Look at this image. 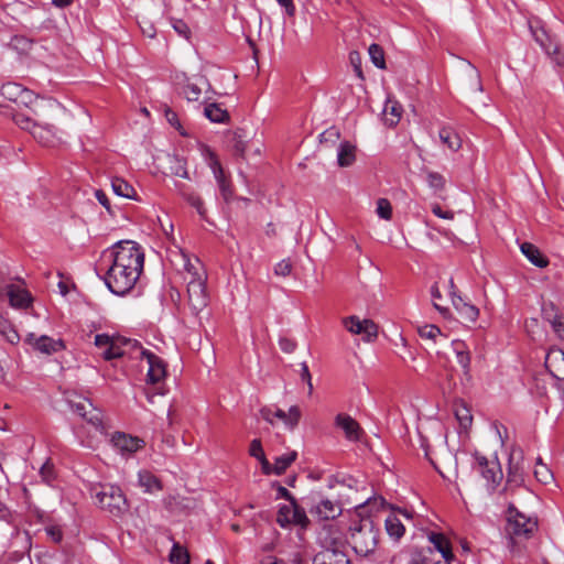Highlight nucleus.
Listing matches in <instances>:
<instances>
[{"label":"nucleus","instance_id":"obj_1","mask_svg":"<svg viewBox=\"0 0 564 564\" xmlns=\"http://www.w3.org/2000/svg\"><path fill=\"white\" fill-rule=\"evenodd\" d=\"M104 257L110 262L104 276L107 288L116 295L128 294L143 271V249L134 241L121 240L108 249Z\"/></svg>","mask_w":564,"mask_h":564},{"label":"nucleus","instance_id":"obj_2","mask_svg":"<svg viewBox=\"0 0 564 564\" xmlns=\"http://www.w3.org/2000/svg\"><path fill=\"white\" fill-rule=\"evenodd\" d=\"M61 105L54 99L35 97L24 108L12 113L13 122L29 132L33 139L44 147H55L61 141V130L55 120Z\"/></svg>","mask_w":564,"mask_h":564},{"label":"nucleus","instance_id":"obj_3","mask_svg":"<svg viewBox=\"0 0 564 564\" xmlns=\"http://www.w3.org/2000/svg\"><path fill=\"white\" fill-rule=\"evenodd\" d=\"M379 534V527L371 518L367 517L350 525L348 540L358 555L368 556L377 549Z\"/></svg>","mask_w":564,"mask_h":564},{"label":"nucleus","instance_id":"obj_4","mask_svg":"<svg viewBox=\"0 0 564 564\" xmlns=\"http://www.w3.org/2000/svg\"><path fill=\"white\" fill-rule=\"evenodd\" d=\"M93 490L99 507L107 510L112 516H120L127 510V499L120 487L115 485H99Z\"/></svg>","mask_w":564,"mask_h":564},{"label":"nucleus","instance_id":"obj_5","mask_svg":"<svg viewBox=\"0 0 564 564\" xmlns=\"http://www.w3.org/2000/svg\"><path fill=\"white\" fill-rule=\"evenodd\" d=\"M471 467L474 471L486 480V487L490 494L497 489L503 478L502 469L497 457L489 459L480 453H475Z\"/></svg>","mask_w":564,"mask_h":564},{"label":"nucleus","instance_id":"obj_6","mask_svg":"<svg viewBox=\"0 0 564 564\" xmlns=\"http://www.w3.org/2000/svg\"><path fill=\"white\" fill-rule=\"evenodd\" d=\"M260 415L271 425H274L275 420H279L289 431H293L299 425L302 412L297 405H292L288 412L275 405H270L261 408Z\"/></svg>","mask_w":564,"mask_h":564},{"label":"nucleus","instance_id":"obj_7","mask_svg":"<svg viewBox=\"0 0 564 564\" xmlns=\"http://www.w3.org/2000/svg\"><path fill=\"white\" fill-rule=\"evenodd\" d=\"M276 522L281 528H288L294 524L306 529L310 520L305 510L296 503L295 499H292L290 505H283L279 508Z\"/></svg>","mask_w":564,"mask_h":564},{"label":"nucleus","instance_id":"obj_8","mask_svg":"<svg viewBox=\"0 0 564 564\" xmlns=\"http://www.w3.org/2000/svg\"><path fill=\"white\" fill-rule=\"evenodd\" d=\"M70 406L73 411L90 424L96 432L100 434L106 433L102 413L100 410L96 409L89 400L83 399L78 402H70Z\"/></svg>","mask_w":564,"mask_h":564},{"label":"nucleus","instance_id":"obj_9","mask_svg":"<svg viewBox=\"0 0 564 564\" xmlns=\"http://www.w3.org/2000/svg\"><path fill=\"white\" fill-rule=\"evenodd\" d=\"M344 327L354 335H361L366 341H372L378 336V326L371 319H360L356 315L343 318Z\"/></svg>","mask_w":564,"mask_h":564},{"label":"nucleus","instance_id":"obj_10","mask_svg":"<svg viewBox=\"0 0 564 564\" xmlns=\"http://www.w3.org/2000/svg\"><path fill=\"white\" fill-rule=\"evenodd\" d=\"M205 156L208 166L213 171L214 177L218 184L221 196L225 200H229L232 196V187L230 180L226 176L225 171L217 158V155L209 149L205 148Z\"/></svg>","mask_w":564,"mask_h":564},{"label":"nucleus","instance_id":"obj_11","mask_svg":"<svg viewBox=\"0 0 564 564\" xmlns=\"http://www.w3.org/2000/svg\"><path fill=\"white\" fill-rule=\"evenodd\" d=\"M523 453L520 448H512L509 455L508 474L505 490L518 488L524 482Z\"/></svg>","mask_w":564,"mask_h":564},{"label":"nucleus","instance_id":"obj_12","mask_svg":"<svg viewBox=\"0 0 564 564\" xmlns=\"http://www.w3.org/2000/svg\"><path fill=\"white\" fill-rule=\"evenodd\" d=\"M25 343L30 345L34 351L47 356L62 351L66 348L64 341L59 338L54 339L46 335L36 336L33 333L26 335Z\"/></svg>","mask_w":564,"mask_h":564},{"label":"nucleus","instance_id":"obj_13","mask_svg":"<svg viewBox=\"0 0 564 564\" xmlns=\"http://www.w3.org/2000/svg\"><path fill=\"white\" fill-rule=\"evenodd\" d=\"M142 359H145L149 366L147 373V382L156 384L161 382L166 376V364L164 360L154 352L140 348Z\"/></svg>","mask_w":564,"mask_h":564},{"label":"nucleus","instance_id":"obj_14","mask_svg":"<svg viewBox=\"0 0 564 564\" xmlns=\"http://www.w3.org/2000/svg\"><path fill=\"white\" fill-rule=\"evenodd\" d=\"M188 304L194 313H199L208 305L206 281L189 282L187 284Z\"/></svg>","mask_w":564,"mask_h":564},{"label":"nucleus","instance_id":"obj_15","mask_svg":"<svg viewBox=\"0 0 564 564\" xmlns=\"http://www.w3.org/2000/svg\"><path fill=\"white\" fill-rule=\"evenodd\" d=\"M183 269L185 272L184 280L189 282L206 281V271L198 258H191L189 254L182 252Z\"/></svg>","mask_w":564,"mask_h":564},{"label":"nucleus","instance_id":"obj_16","mask_svg":"<svg viewBox=\"0 0 564 564\" xmlns=\"http://www.w3.org/2000/svg\"><path fill=\"white\" fill-rule=\"evenodd\" d=\"M335 425L343 430L345 437L351 442H358L362 434L359 423L349 414L339 413L335 417Z\"/></svg>","mask_w":564,"mask_h":564},{"label":"nucleus","instance_id":"obj_17","mask_svg":"<svg viewBox=\"0 0 564 564\" xmlns=\"http://www.w3.org/2000/svg\"><path fill=\"white\" fill-rule=\"evenodd\" d=\"M400 514L406 519L411 518L410 512L406 510L398 509L391 512L384 520V527L388 535L397 541L400 540L405 532V528L400 519Z\"/></svg>","mask_w":564,"mask_h":564},{"label":"nucleus","instance_id":"obj_18","mask_svg":"<svg viewBox=\"0 0 564 564\" xmlns=\"http://www.w3.org/2000/svg\"><path fill=\"white\" fill-rule=\"evenodd\" d=\"M545 367L552 377L564 380V351L557 347H551L545 356Z\"/></svg>","mask_w":564,"mask_h":564},{"label":"nucleus","instance_id":"obj_19","mask_svg":"<svg viewBox=\"0 0 564 564\" xmlns=\"http://www.w3.org/2000/svg\"><path fill=\"white\" fill-rule=\"evenodd\" d=\"M542 316L551 325L555 335L564 340V314L560 313L553 303H547L542 307Z\"/></svg>","mask_w":564,"mask_h":564},{"label":"nucleus","instance_id":"obj_20","mask_svg":"<svg viewBox=\"0 0 564 564\" xmlns=\"http://www.w3.org/2000/svg\"><path fill=\"white\" fill-rule=\"evenodd\" d=\"M111 442L113 446L122 454H132L143 447L144 442L131 435L117 432L112 435Z\"/></svg>","mask_w":564,"mask_h":564},{"label":"nucleus","instance_id":"obj_21","mask_svg":"<svg viewBox=\"0 0 564 564\" xmlns=\"http://www.w3.org/2000/svg\"><path fill=\"white\" fill-rule=\"evenodd\" d=\"M452 303L460 318L468 323H475L479 316V310L471 303L465 301L460 295L452 292Z\"/></svg>","mask_w":564,"mask_h":564},{"label":"nucleus","instance_id":"obj_22","mask_svg":"<svg viewBox=\"0 0 564 564\" xmlns=\"http://www.w3.org/2000/svg\"><path fill=\"white\" fill-rule=\"evenodd\" d=\"M536 528V522L523 514L517 513L509 519L510 533L518 536H529Z\"/></svg>","mask_w":564,"mask_h":564},{"label":"nucleus","instance_id":"obj_23","mask_svg":"<svg viewBox=\"0 0 564 564\" xmlns=\"http://www.w3.org/2000/svg\"><path fill=\"white\" fill-rule=\"evenodd\" d=\"M314 564H351L348 556L337 547H326L318 552L313 561Z\"/></svg>","mask_w":564,"mask_h":564},{"label":"nucleus","instance_id":"obj_24","mask_svg":"<svg viewBox=\"0 0 564 564\" xmlns=\"http://www.w3.org/2000/svg\"><path fill=\"white\" fill-rule=\"evenodd\" d=\"M311 513L317 516L321 520H330L341 514V507L338 502L322 499L311 510Z\"/></svg>","mask_w":564,"mask_h":564},{"label":"nucleus","instance_id":"obj_25","mask_svg":"<svg viewBox=\"0 0 564 564\" xmlns=\"http://www.w3.org/2000/svg\"><path fill=\"white\" fill-rule=\"evenodd\" d=\"M137 343H132L131 339L121 337V336H115L111 344L109 345V348L104 350L101 352V356L106 360H112L122 357L126 354L124 347L126 346H134Z\"/></svg>","mask_w":564,"mask_h":564},{"label":"nucleus","instance_id":"obj_26","mask_svg":"<svg viewBox=\"0 0 564 564\" xmlns=\"http://www.w3.org/2000/svg\"><path fill=\"white\" fill-rule=\"evenodd\" d=\"M8 296L11 306L17 308H28L32 303L30 292L17 285L9 286Z\"/></svg>","mask_w":564,"mask_h":564},{"label":"nucleus","instance_id":"obj_27","mask_svg":"<svg viewBox=\"0 0 564 564\" xmlns=\"http://www.w3.org/2000/svg\"><path fill=\"white\" fill-rule=\"evenodd\" d=\"M535 40L544 52L552 57L556 65H562L563 58L560 54L558 44L555 41H553L544 31H542L541 34H535Z\"/></svg>","mask_w":564,"mask_h":564},{"label":"nucleus","instance_id":"obj_28","mask_svg":"<svg viewBox=\"0 0 564 564\" xmlns=\"http://www.w3.org/2000/svg\"><path fill=\"white\" fill-rule=\"evenodd\" d=\"M139 486L144 492L154 494L163 489L162 481L151 471L143 469L138 473Z\"/></svg>","mask_w":564,"mask_h":564},{"label":"nucleus","instance_id":"obj_29","mask_svg":"<svg viewBox=\"0 0 564 564\" xmlns=\"http://www.w3.org/2000/svg\"><path fill=\"white\" fill-rule=\"evenodd\" d=\"M425 182L427 183L429 187L432 189L434 196H436L441 199L446 198L444 195L445 187H446V180L441 173L426 170L425 171Z\"/></svg>","mask_w":564,"mask_h":564},{"label":"nucleus","instance_id":"obj_30","mask_svg":"<svg viewBox=\"0 0 564 564\" xmlns=\"http://www.w3.org/2000/svg\"><path fill=\"white\" fill-rule=\"evenodd\" d=\"M402 116V106L398 101L388 100L382 112V120L387 127H394Z\"/></svg>","mask_w":564,"mask_h":564},{"label":"nucleus","instance_id":"obj_31","mask_svg":"<svg viewBox=\"0 0 564 564\" xmlns=\"http://www.w3.org/2000/svg\"><path fill=\"white\" fill-rule=\"evenodd\" d=\"M520 249L527 259L535 267L545 268L549 264L547 258L533 243L523 242Z\"/></svg>","mask_w":564,"mask_h":564},{"label":"nucleus","instance_id":"obj_32","mask_svg":"<svg viewBox=\"0 0 564 564\" xmlns=\"http://www.w3.org/2000/svg\"><path fill=\"white\" fill-rule=\"evenodd\" d=\"M31 9L32 0H19L7 3V8H4L3 11L13 20L19 21L21 18L25 17Z\"/></svg>","mask_w":564,"mask_h":564},{"label":"nucleus","instance_id":"obj_33","mask_svg":"<svg viewBox=\"0 0 564 564\" xmlns=\"http://www.w3.org/2000/svg\"><path fill=\"white\" fill-rule=\"evenodd\" d=\"M250 456L254 457L261 464V469L264 475H271V464L265 457L262 443L259 438L251 441L249 446Z\"/></svg>","mask_w":564,"mask_h":564},{"label":"nucleus","instance_id":"obj_34","mask_svg":"<svg viewBox=\"0 0 564 564\" xmlns=\"http://www.w3.org/2000/svg\"><path fill=\"white\" fill-rule=\"evenodd\" d=\"M111 187L116 195L129 199H138L137 192L133 186L122 177H112Z\"/></svg>","mask_w":564,"mask_h":564},{"label":"nucleus","instance_id":"obj_35","mask_svg":"<svg viewBox=\"0 0 564 564\" xmlns=\"http://www.w3.org/2000/svg\"><path fill=\"white\" fill-rule=\"evenodd\" d=\"M430 541L434 545V547L442 554L445 562H449L454 557L451 543L444 534L432 533L430 535Z\"/></svg>","mask_w":564,"mask_h":564},{"label":"nucleus","instance_id":"obj_36","mask_svg":"<svg viewBox=\"0 0 564 564\" xmlns=\"http://www.w3.org/2000/svg\"><path fill=\"white\" fill-rule=\"evenodd\" d=\"M440 140L452 151H458L462 147V139L451 127H443L440 130Z\"/></svg>","mask_w":564,"mask_h":564},{"label":"nucleus","instance_id":"obj_37","mask_svg":"<svg viewBox=\"0 0 564 564\" xmlns=\"http://www.w3.org/2000/svg\"><path fill=\"white\" fill-rule=\"evenodd\" d=\"M297 458V453L291 451L274 459V464L271 465V474L282 475Z\"/></svg>","mask_w":564,"mask_h":564},{"label":"nucleus","instance_id":"obj_38","mask_svg":"<svg viewBox=\"0 0 564 564\" xmlns=\"http://www.w3.org/2000/svg\"><path fill=\"white\" fill-rule=\"evenodd\" d=\"M356 148L349 142H344L339 145L337 153L338 164L343 167L350 166L356 159Z\"/></svg>","mask_w":564,"mask_h":564},{"label":"nucleus","instance_id":"obj_39","mask_svg":"<svg viewBox=\"0 0 564 564\" xmlns=\"http://www.w3.org/2000/svg\"><path fill=\"white\" fill-rule=\"evenodd\" d=\"M8 46L19 55H28L33 48V41L23 35H14Z\"/></svg>","mask_w":564,"mask_h":564},{"label":"nucleus","instance_id":"obj_40","mask_svg":"<svg viewBox=\"0 0 564 564\" xmlns=\"http://www.w3.org/2000/svg\"><path fill=\"white\" fill-rule=\"evenodd\" d=\"M205 116L216 123H225L229 120V113L223 109L218 104H209L204 108Z\"/></svg>","mask_w":564,"mask_h":564},{"label":"nucleus","instance_id":"obj_41","mask_svg":"<svg viewBox=\"0 0 564 564\" xmlns=\"http://www.w3.org/2000/svg\"><path fill=\"white\" fill-rule=\"evenodd\" d=\"M180 192H181L182 196L186 199V202L197 210L199 216L202 218H205L206 217V208L204 206V202L200 198V196L192 191H187L185 188V186L180 188Z\"/></svg>","mask_w":564,"mask_h":564},{"label":"nucleus","instance_id":"obj_42","mask_svg":"<svg viewBox=\"0 0 564 564\" xmlns=\"http://www.w3.org/2000/svg\"><path fill=\"white\" fill-rule=\"evenodd\" d=\"M454 350L456 352L457 362L463 368L465 375H468L470 371V355L468 350L465 349L464 343H454Z\"/></svg>","mask_w":564,"mask_h":564},{"label":"nucleus","instance_id":"obj_43","mask_svg":"<svg viewBox=\"0 0 564 564\" xmlns=\"http://www.w3.org/2000/svg\"><path fill=\"white\" fill-rule=\"evenodd\" d=\"M172 564H189V554L186 549L175 543L170 553Z\"/></svg>","mask_w":564,"mask_h":564},{"label":"nucleus","instance_id":"obj_44","mask_svg":"<svg viewBox=\"0 0 564 564\" xmlns=\"http://www.w3.org/2000/svg\"><path fill=\"white\" fill-rule=\"evenodd\" d=\"M368 53L375 66H377L380 69H384L387 67L384 52L380 45L376 43L371 44L368 48Z\"/></svg>","mask_w":564,"mask_h":564},{"label":"nucleus","instance_id":"obj_45","mask_svg":"<svg viewBox=\"0 0 564 564\" xmlns=\"http://www.w3.org/2000/svg\"><path fill=\"white\" fill-rule=\"evenodd\" d=\"M181 94L188 100V101H197L200 97L202 90L200 88L191 82H187L181 90Z\"/></svg>","mask_w":564,"mask_h":564},{"label":"nucleus","instance_id":"obj_46","mask_svg":"<svg viewBox=\"0 0 564 564\" xmlns=\"http://www.w3.org/2000/svg\"><path fill=\"white\" fill-rule=\"evenodd\" d=\"M40 476H41L42 480L47 485H51L53 482V480L56 478L54 464L50 459H47L42 465V467L40 469Z\"/></svg>","mask_w":564,"mask_h":564},{"label":"nucleus","instance_id":"obj_47","mask_svg":"<svg viewBox=\"0 0 564 564\" xmlns=\"http://www.w3.org/2000/svg\"><path fill=\"white\" fill-rule=\"evenodd\" d=\"M534 476L542 484H549L553 479L551 470L546 465L542 464L540 459L534 469Z\"/></svg>","mask_w":564,"mask_h":564},{"label":"nucleus","instance_id":"obj_48","mask_svg":"<svg viewBox=\"0 0 564 564\" xmlns=\"http://www.w3.org/2000/svg\"><path fill=\"white\" fill-rule=\"evenodd\" d=\"M377 214L384 220H390L392 217V206L387 198H379L377 202Z\"/></svg>","mask_w":564,"mask_h":564},{"label":"nucleus","instance_id":"obj_49","mask_svg":"<svg viewBox=\"0 0 564 564\" xmlns=\"http://www.w3.org/2000/svg\"><path fill=\"white\" fill-rule=\"evenodd\" d=\"M455 415L464 429H467L473 422V416L469 410L465 406L457 409L455 411Z\"/></svg>","mask_w":564,"mask_h":564},{"label":"nucleus","instance_id":"obj_50","mask_svg":"<svg viewBox=\"0 0 564 564\" xmlns=\"http://www.w3.org/2000/svg\"><path fill=\"white\" fill-rule=\"evenodd\" d=\"M231 142L235 153L242 156L246 152L247 143L238 131L234 133Z\"/></svg>","mask_w":564,"mask_h":564},{"label":"nucleus","instance_id":"obj_51","mask_svg":"<svg viewBox=\"0 0 564 564\" xmlns=\"http://www.w3.org/2000/svg\"><path fill=\"white\" fill-rule=\"evenodd\" d=\"M172 26L178 35L183 36L186 40L189 39L191 30L183 20L172 19Z\"/></svg>","mask_w":564,"mask_h":564},{"label":"nucleus","instance_id":"obj_52","mask_svg":"<svg viewBox=\"0 0 564 564\" xmlns=\"http://www.w3.org/2000/svg\"><path fill=\"white\" fill-rule=\"evenodd\" d=\"M292 271V263L290 260L283 259L274 267V273L278 276H288Z\"/></svg>","mask_w":564,"mask_h":564},{"label":"nucleus","instance_id":"obj_53","mask_svg":"<svg viewBox=\"0 0 564 564\" xmlns=\"http://www.w3.org/2000/svg\"><path fill=\"white\" fill-rule=\"evenodd\" d=\"M349 61L354 67L356 75L364 79L362 69H361V56L358 52L354 51L349 54Z\"/></svg>","mask_w":564,"mask_h":564},{"label":"nucleus","instance_id":"obj_54","mask_svg":"<svg viewBox=\"0 0 564 564\" xmlns=\"http://www.w3.org/2000/svg\"><path fill=\"white\" fill-rule=\"evenodd\" d=\"M113 338H115V335L110 336L108 334H97L95 336V345H96V347H98L99 349H102V351H104L109 348V345L111 344Z\"/></svg>","mask_w":564,"mask_h":564},{"label":"nucleus","instance_id":"obj_55","mask_svg":"<svg viewBox=\"0 0 564 564\" xmlns=\"http://www.w3.org/2000/svg\"><path fill=\"white\" fill-rule=\"evenodd\" d=\"M420 335L430 339H435L441 335V329L435 325H425L420 329Z\"/></svg>","mask_w":564,"mask_h":564},{"label":"nucleus","instance_id":"obj_56","mask_svg":"<svg viewBox=\"0 0 564 564\" xmlns=\"http://www.w3.org/2000/svg\"><path fill=\"white\" fill-rule=\"evenodd\" d=\"M431 210L436 217L448 220H452L454 218V213L452 210H443L440 204H433Z\"/></svg>","mask_w":564,"mask_h":564},{"label":"nucleus","instance_id":"obj_57","mask_svg":"<svg viewBox=\"0 0 564 564\" xmlns=\"http://www.w3.org/2000/svg\"><path fill=\"white\" fill-rule=\"evenodd\" d=\"M0 333L6 335L10 341L18 337V334L11 329L10 324L4 319H0Z\"/></svg>","mask_w":564,"mask_h":564},{"label":"nucleus","instance_id":"obj_58","mask_svg":"<svg viewBox=\"0 0 564 564\" xmlns=\"http://www.w3.org/2000/svg\"><path fill=\"white\" fill-rule=\"evenodd\" d=\"M301 378L303 381H305L308 386V393L311 394L313 391V383H312V377L308 370V366L306 362L301 364Z\"/></svg>","mask_w":564,"mask_h":564},{"label":"nucleus","instance_id":"obj_59","mask_svg":"<svg viewBox=\"0 0 564 564\" xmlns=\"http://www.w3.org/2000/svg\"><path fill=\"white\" fill-rule=\"evenodd\" d=\"M95 197L107 209L109 214H112L109 198L104 191L97 189L95 192Z\"/></svg>","mask_w":564,"mask_h":564},{"label":"nucleus","instance_id":"obj_60","mask_svg":"<svg viewBox=\"0 0 564 564\" xmlns=\"http://www.w3.org/2000/svg\"><path fill=\"white\" fill-rule=\"evenodd\" d=\"M279 346L280 348L284 351V352H292L294 351L295 347H296V344L294 340L290 339V338H286V337H283V338H280L279 340Z\"/></svg>","mask_w":564,"mask_h":564},{"label":"nucleus","instance_id":"obj_61","mask_svg":"<svg viewBox=\"0 0 564 564\" xmlns=\"http://www.w3.org/2000/svg\"><path fill=\"white\" fill-rule=\"evenodd\" d=\"M164 112H165V118H166L167 122L171 126H173L176 129H178L181 127V123L178 121L177 113L174 110H172L171 108H169V107L165 108Z\"/></svg>","mask_w":564,"mask_h":564},{"label":"nucleus","instance_id":"obj_62","mask_svg":"<svg viewBox=\"0 0 564 564\" xmlns=\"http://www.w3.org/2000/svg\"><path fill=\"white\" fill-rule=\"evenodd\" d=\"M46 533L56 543L61 542L63 539V533H62V530L59 527H56V525L48 527V528H46Z\"/></svg>","mask_w":564,"mask_h":564},{"label":"nucleus","instance_id":"obj_63","mask_svg":"<svg viewBox=\"0 0 564 564\" xmlns=\"http://www.w3.org/2000/svg\"><path fill=\"white\" fill-rule=\"evenodd\" d=\"M281 7L285 9V13L289 17H293L295 14V6L293 0H275Z\"/></svg>","mask_w":564,"mask_h":564},{"label":"nucleus","instance_id":"obj_64","mask_svg":"<svg viewBox=\"0 0 564 564\" xmlns=\"http://www.w3.org/2000/svg\"><path fill=\"white\" fill-rule=\"evenodd\" d=\"M409 564H429L427 560L421 554H413Z\"/></svg>","mask_w":564,"mask_h":564}]
</instances>
